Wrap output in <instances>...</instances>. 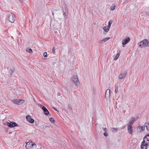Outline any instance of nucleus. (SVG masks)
<instances>
[{
  "label": "nucleus",
  "instance_id": "obj_1",
  "mask_svg": "<svg viewBox=\"0 0 149 149\" xmlns=\"http://www.w3.org/2000/svg\"><path fill=\"white\" fill-rule=\"evenodd\" d=\"M71 81L72 83L76 86L78 85L79 84V81L78 79L77 76H73L71 79Z\"/></svg>",
  "mask_w": 149,
  "mask_h": 149
},
{
  "label": "nucleus",
  "instance_id": "obj_2",
  "mask_svg": "<svg viewBox=\"0 0 149 149\" xmlns=\"http://www.w3.org/2000/svg\"><path fill=\"white\" fill-rule=\"evenodd\" d=\"M140 46L141 47L145 46H149V42L147 39H145L141 42Z\"/></svg>",
  "mask_w": 149,
  "mask_h": 149
},
{
  "label": "nucleus",
  "instance_id": "obj_3",
  "mask_svg": "<svg viewBox=\"0 0 149 149\" xmlns=\"http://www.w3.org/2000/svg\"><path fill=\"white\" fill-rule=\"evenodd\" d=\"M8 18L10 22L13 23L15 20V17L14 15L12 13H10L9 14Z\"/></svg>",
  "mask_w": 149,
  "mask_h": 149
},
{
  "label": "nucleus",
  "instance_id": "obj_4",
  "mask_svg": "<svg viewBox=\"0 0 149 149\" xmlns=\"http://www.w3.org/2000/svg\"><path fill=\"white\" fill-rule=\"evenodd\" d=\"M61 6L63 9V12L65 13H67L68 11V9L67 8V6L64 2H63L61 5Z\"/></svg>",
  "mask_w": 149,
  "mask_h": 149
},
{
  "label": "nucleus",
  "instance_id": "obj_5",
  "mask_svg": "<svg viewBox=\"0 0 149 149\" xmlns=\"http://www.w3.org/2000/svg\"><path fill=\"white\" fill-rule=\"evenodd\" d=\"M26 118L27 120L31 123H33L34 122V120L31 118V117L30 115H28L26 116Z\"/></svg>",
  "mask_w": 149,
  "mask_h": 149
},
{
  "label": "nucleus",
  "instance_id": "obj_6",
  "mask_svg": "<svg viewBox=\"0 0 149 149\" xmlns=\"http://www.w3.org/2000/svg\"><path fill=\"white\" fill-rule=\"evenodd\" d=\"M126 75V72H123L120 73L118 76V78L120 79H121L125 78Z\"/></svg>",
  "mask_w": 149,
  "mask_h": 149
},
{
  "label": "nucleus",
  "instance_id": "obj_7",
  "mask_svg": "<svg viewBox=\"0 0 149 149\" xmlns=\"http://www.w3.org/2000/svg\"><path fill=\"white\" fill-rule=\"evenodd\" d=\"M130 40V38L129 37H127L123 40L122 44L124 45L128 43Z\"/></svg>",
  "mask_w": 149,
  "mask_h": 149
},
{
  "label": "nucleus",
  "instance_id": "obj_8",
  "mask_svg": "<svg viewBox=\"0 0 149 149\" xmlns=\"http://www.w3.org/2000/svg\"><path fill=\"white\" fill-rule=\"evenodd\" d=\"M33 142L32 141L30 142L29 141L26 143V147L27 149H29V148H31L33 145Z\"/></svg>",
  "mask_w": 149,
  "mask_h": 149
},
{
  "label": "nucleus",
  "instance_id": "obj_9",
  "mask_svg": "<svg viewBox=\"0 0 149 149\" xmlns=\"http://www.w3.org/2000/svg\"><path fill=\"white\" fill-rule=\"evenodd\" d=\"M110 91L109 89H107L106 91L105 94V97L106 98H108L110 96Z\"/></svg>",
  "mask_w": 149,
  "mask_h": 149
},
{
  "label": "nucleus",
  "instance_id": "obj_10",
  "mask_svg": "<svg viewBox=\"0 0 149 149\" xmlns=\"http://www.w3.org/2000/svg\"><path fill=\"white\" fill-rule=\"evenodd\" d=\"M44 114L46 115H48L49 114V112L46 108L44 106H43L42 108Z\"/></svg>",
  "mask_w": 149,
  "mask_h": 149
},
{
  "label": "nucleus",
  "instance_id": "obj_11",
  "mask_svg": "<svg viewBox=\"0 0 149 149\" xmlns=\"http://www.w3.org/2000/svg\"><path fill=\"white\" fill-rule=\"evenodd\" d=\"M135 118L134 117H132L131 118L129 123L128 124V125L132 126V125L133 123L135 121Z\"/></svg>",
  "mask_w": 149,
  "mask_h": 149
},
{
  "label": "nucleus",
  "instance_id": "obj_12",
  "mask_svg": "<svg viewBox=\"0 0 149 149\" xmlns=\"http://www.w3.org/2000/svg\"><path fill=\"white\" fill-rule=\"evenodd\" d=\"M132 126H130V125H128L127 126L129 133L131 134H132L133 131V130L132 128Z\"/></svg>",
  "mask_w": 149,
  "mask_h": 149
},
{
  "label": "nucleus",
  "instance_id": "obj_13",
  "mask_svg": "<svg viewBox=\"0 0 149 149\" xmlns=\"http://www.w3.org/2000/svg\"><path fill=\"white\" fill-rule=\"evenodd\" d=\"M146 138H144L142 142L146 146H148L149 144V140H146Z\"/></svg>",
  "mask_w": 149,
  "mask_h": 149
},
{
  "label": "nucleus",
  "instance_id": "obj_14",
  "mask_svg": "<svg viewBox=\"0 0 149 149\" xmlns=\"http://www.w3.org/2000/svg\"><path fill=\"white\" fill-rule=\"evenodd\" d=\"M110 38H107L103 39L102 40H100V43H102L107 42L108 40Z\"/></svg>",
  "mask_w": 149,
  "mask_h": 149
},
{
  "label": "nucleus",
  "instance_id": "obj_15",
  "mask_svg": "<svg viewBox=\"0 0 149 149\" xmlns=\"http://www.w3.org/2000/svg\"><path fill=\"white\" fill-rule=\"evenodd\" d=\"M148 146H146L144 143L142 142L141 146V149H147Z\"/></svg>",
  "mask_w": 149,
  "mask_h": 149
},
{
  "label": "nucleus",
  "instance_id": "obj_16",
  "mask_svg": "<svg viewBox=\"0 0 149 149\" xmlns=\"http://www.w3.org/2000/svg\"><path fill=\"white\" fill-rule=\"evenodd\" d=\"M110 28L109 27H108L107 26H104L103 28V29L104 30V31L107 32L109 30Z\"/></svg>",
  "mask_w": 149,
  "mask_h": 149
},
{
  "label": "nucleus",
  "instance_id": "obj_17",
  "mask_svg": "<svg viewBox=\"0 0 149 149\" xmlns=\"http://www.w3.org/2000/svg\"><path fill=\"white\" fill-rule=\"evenodd\" d=\"M13 102L16 104L20 105L19 100H13Z\"/></svg>",
  "mask_w": 149,
  "mask_h": 149
},
{
  "label": "nucleus",
  "instance_id": "obj_18",
  "mask_svg": "<svg viewBox=\"0 0 149 149\" xmlns=\"http://www.w3.org/2000/svg\"><path fill=\"white\" fill-rule=\"evenodd\" d=\"M110 130L113 132H115L117 131V129L115 128H111Z\"/></svg>",
  "mask_w": 149,
  "mask_h": 149
},
{
  "label": "nucleus",
  "instance_id": "obj_19",
  "mask_svg": "<svg viewBox=\"0 0 149 149\" xmlns=\"http://www.w3.org/2000/svg\"><path fill=\"white\" fill-rule=\"evenodd\" d=\"M8 125L9 127L11 128L14 127L13 125V122L8 123Z\"/></svg>",
  "mask_w": 149,
  "mask_h": 149
},
{
  "label": "nucleus",
  "instance_id": "obj_20",
  "mask_svg": "<svg viewBox=\"0 0 149 149\" xmlns=\"http://www.w3.org/2000/svg\"><path fill=\"white\" fill-rule=\"evenodd\" d=\"M116 6L115 4H113L111 7L110 10L112 11L114 10Z\"/></svg>",
  "mask_w": 149,
  "mask_h": 149
},
{
  "label": "nucleus",
  "instance_id": "obj_21",
  "mask_svg": "<svg viewBox=\"0 0 149 149\" xmlns=\"http://www.w3.org/2000/svg\"><path fill=\"white\" fill-rule=\"evenodd\" d=\"M145 126H146V129L148 130H149V123H145Z\"/></svg>",
  "mask_w": 149,
  "mask_h": 149
},
{
  "label": "nucleus",
  "instance_id": "obj_22",
  "mask_svg": "<svg viewBox=\"0 0 149 149\" xmlns=\"http://www.w3.org/2000/svg\"><path fill=\"white\" fill-rule=\"evenodd\" d=\"M49 120L50 122L52 123H54L55 122V120L54 118H49Z\"/></svg>",
  "mask_w": 149,
  "mask_h": 149
},
{
  "label": "nucleus",
  "instance_id": "obj_23",
  "mask_svg": "<svg viewBox=\"0 0 149 149\" xmlns=\"http://www.w3.org/2000/svg\"><path fill=\"white\" fill-rule=\"evenodd\" d=\"M26 50L30 53H32L33 52L32 49H27Z\"/></svg>",
  "mask_w": 149,
  "mask_h": 149
},
{
  "label": "nucleus",
  "instance_id": "obj_24",
  "mask_svg": "<svg viewBox=\"0 0 149 149\" xmlns=\"http://www.w3.org/2000/svg\"><path fill=\"white\" fill-rule=\"evenodd\" d=\"M119 55H120L119 54V53L117 54L116 56L115 57V58H114V60H116L118 58V57H119Z\"/></svg>",
  "mask_w": 149,
  "mask_h": 149
},
{
  "label": "nucleus",
  "instance_id": "obj_25",
  "mask_svg": "<svg viewBox=\"0 0 149 149\" xmlns=\"http://www.w3.org/2000/svg\"><path fill=\"white\" fill-rule=\"evenodd\" d=\"M47 127H48V126L46 125H42L41 128L43 129L44 130H45Z\"/></svg>",
  "mask_w": 149,
  "mask_h": 149
},
{
  "label": "nucleus",
  "instance_id": "obj_26",
  "mask_svg": "<svg viewBox=\"0 0 149 149\" xmlns=\"http://www.w3.org/2000/svg\"><path fill=\"white\" fill-rule=\"evenodd\" d=\"M31 147H33V149H35L36 148V146L35 144L33 143V145Z\"/></svg>",
  "mask_w": 149,
  "mask_h": 149
},
{
  "label": "nucleus",
  "instance_id": "obj_27",
  "mask_svg": "<svg viewBox=\"0 0 149 149\" xmlns=\"http://www.w3.org/2000/svg\"><path fill=\"white\" fill-rule=\"evenodd\" d=\"M24 100H19V102H20V104H22L24 102Z\"/></svg>",
  "mask_w": 149,
  "mask_h": 149
},
{
  "label": "nucleus",
  "instance_id": "obj_28",
  "mask_svg": "<svg viewBox=\"0 0 149 149\" xmlns=\"http://www.w3.org/2000/svg\"><path fill=\"white\" fill-rule=\"evenodd\" d=\"M43 56L45 57H47V52H45L44 53Z\"/></svg>",
  "mask_w": 149,
  "mask_h": 149
},
{
  "label": "nucleus",
  "instance_id": "obj_29",
  "mask_svg": "<svg viewBox=\"0 0 149 149\" xmlns=\"http://www.w3.org/2000/svg\"><path fill=\"white\" fill-rule=\"evenodd\" d=\"M52 53L53 54H55V47H54L52 49Z\"/></svg>",
  "mask_w": 149,
  "mask_h": 149
},
{
  "label": "nucleus",
  "instance_id": "obj_30",
  "mask_svg": "<svg viewBox=\"0 0 149 149\" xmlns=\"http://www.w3.org/2000/svg\"><path fill=\"white\" fill-rule=\"evenodd\" d=\"M112 22H111L110 21H109V24H108V26H107L108 27H110V26H111V24H112Z\"/></svg>",
  "mask_w": 149,
  "mask_h": 149
},
{
  "label": "nucleus",
  "instance_id": "obj_31",
  "mask_svg": "<svg viewBox=\"0 0 149 149\" xmlns=\"http://www.w3.org/2000/svg\"><path fill=\"white\" fill-rule=\"evenodd\" d=\"M104 135L105 136H108V134L107 132H105L104 133Z\"/></svg>",
  "mask_w": 149,
  "mask_h": 149
},
{
  "label": "nucleus",
  "instance_id": "obj_32",
  "mask_svg": "<svg viewBox=\"0 0 149 149\" xmlns=\"http://www.w3.org/2000/svg\"><path fill=\"white\" fill-rule=\"evenodd\" d=\"M144 138H146V140H149V134L148 135L146 136Z\"/></svg>",
  "mask_w": 149,
  "mask_h": 149
},
{
  "label": "nucleus",
  "instance_id": "obj_33",
  "mask_svg": "<svg viewBox=\"0 0 149 149\" xmlns=\"http://www.w3.org/2000/svg\"><path fill=\"white\" fill-rule=\"evenodd\" d=\"M13 123V126H14V127L15 126H17V123H15V122Z\"/></svg>",
  "mask_w": 149,
  "mask_h": 149
},
{
  "label": "nucleus",
  "instance_id": "obj_34",
  "mask_svg": "<svg viewBox=\"0 0 149 149\" xmlns=\"http://www.w3.org/2000/svg\"><path fill=\"white\" fill-rule=\"evenodd\" d=\"M103 129L104 131H105V132H107V129L106 128H103Z\"/></svg>",
  "mask_w": 149,
  "mask_h": 149
},
{
  "label": "nucleus",
  "instance_id": "obj_35",
  "mask_svg": "<svg viewBox=\"0 0 149 149\" xmlns=\"http://www.w3.org/2000/svg\"><path fill=\"white\" fill-rule=\"evenodd\" d=\"M10 71H11V74L12 75V74L13 73V72L14 71V70H10Z\"/></svg>",
  "mask_w": 149,
  "mask_h": 149
},
{
  "label": "nucleus",
  "instance_id": "obj_36",
  "mask_svg": "<svg viewBox=\"0 0 149 149\" xmlns=\"http://www.w3.org/2000/svg\"><path fill=\"white\" fill-rule=\"evenodd\" d=\"M39 106L41 108H42V105L41 104H40V105H39Z\"/></svg>",
  "mask_w": 149,
  "mask_h": 149
},
{
  "label": "nucleus",
  "instance_id": "obj_37",
  "mask_svg": "<svg viewBox=\"0 0 149 149\" xmlns=\"http://www.w3.org/2000/svg\"><path fill=\"white\" fill-rule=\"evenodd\" d=\"M68 107L69 108H71V107L70 106V105H68Z\"/></svg>",
  "mask_w": 149,
  "mask_h": 149
},
{
  "label": "nucleus",
  "instance_id": "obj_38",
  "mask_svg": "<svg viewBox=\"0 0 149 149\" xmlns=\"http://www.w3.org/2000/svg\"><path fill=\"white\" fill-rule=\"evenodd\" d=\"M19 1L21 2H23L24 0H19Z\"/></svg>",
  "mask_w": 149,
  "mask_h": 149
},
{
  "label": "nucleus",
  "instance_id": "obj_39",
  "mask_svg": "<svg viewBox=\"0 0 149 149\" xmlns=\"http://www.w3.org/2000/svg\"><path fill=\"white\" fill-rule=\"evenodd\" d=\"M57 19V20H58V19H59V20H61V19H60V18H58V19Z\"/></svg>",
  "mask_w": 149,
  "mask_h": 149
},
{
  "label": "nucleus",
  "instance_id": "obj_40",
  "mask_svg": "<svg viewBox=\"0 0 149 149\" xmlns=\"http://www.w3.org/2000/svg\"><path fill=\"white\" fill-rule=\"evenodd\" d=\"M33 100H34V101L36 103V100L33 98Z\"/></svg>",
  "mask_w": 149,
  "mask_h": 149
},
{
  "label": "nucleus",
  "instance_id": "obj_41",
  "mask_svg": "<svg viewBox=\"0 0 149 149\" xmlns=\"http://www.w3.org/2000/svg\"><path fill=\"white\" fill-rule=\"evenodd\" d=\"M57 95H60V93H58Z\"/></svg>",
  "mask_w": 149,
  "mask_h": 149
},
{
  "label": "nucleus",
  "instance_id": "obj_42",
  "mask_svg": "<svg viewBox=\"0 0 149 149\" xmlns=\"http://www.w3.org/2000/svg\"><path fill=\"white\" fill-rule=\"evenodd\" d=\"M52 108H53L54 109H55V110H56V109H55V108L54 107H52Z\"/></svg>",
  "mask_w": 149,
  "mask_h": 149
},
{
  "label": "nucleus",
  "instance_id": "obj_43",
  "mask_svg": "<svg viewBox=\"0 0 149 149\" xmlns=\"http://www.w3.org/2000/svg\"><path fill=\"white\" fill-rule=\"evenodd\" d=\"M64 13V14L65 15H66V16H67V15L66 14V13Z\"/></svg>",
  "mask_w": 149,
  "mask_h": 149
},
{
  "label": "nucleus",
  "instance_id": "obj_44",
  "mask_svg": "<svg viewBox=\"0 0 149 149\" xmlns=\"http://www.w3.org/2000/svg\"><path fill=\"white\" fill-rule=\"evenodd\" d=\"M142 127V130H143V127Z\"/></svg>",
  "mask_w": 149,
  "mask_h": 149
},
{
  "label": "nucleus",
  "instance_id": "obj_45",
  "mask_svg": "<svg viewBox=\"0 0 149 149\" xmlns=\"http://www.w3.org/2000/svg\"><path fill=\"white\" fill-rule=\"evenodd\" d=\"M115 92L116 93V89L115 90Z\"/></svg>",
  "mask_w": 149,
  "mask_h": 149
},
{
  "label": "nucleus",
  "instance_id": "obj_46",
  "mask_svg": "<svg viewBox=\"0 0 149 149\" xmlns=\"http://www.w3.org/2000/svg\"><path fill=\"white\" fill-rule=\"evenodd\" d=\"M52 14H53V15H54V13H52Z\"/></svg>",
  "mask_w": 149,
  "mask_h": 149
}]
</instances>
